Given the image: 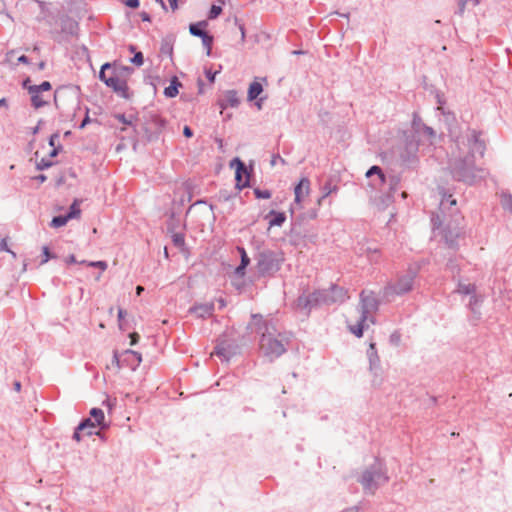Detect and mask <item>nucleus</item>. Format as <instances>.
Wrapping results in <instances>:
<instances>
[{
    "instance_id": "obj_8",
    "label": "nucleus",
    "mask_w": 512,
    "mask_h": 512,
    "mask_svg": "<svg viewBox=\"0 0 512 512\" xmlns=\"http://www.w3.org/2000/svg\"><path fill=\"white\" fill-rule=\"evenodd\" d=\"M167 121L156 112H146L144 114V136L146 141L152 142L159 139L164 131Z\"/></svg>"
},
{
    "instance_id": "obj_63",
    "label": "nucleus",
    "mask_w": 512,
    "mask_h": 512,
    "mask_svg": "<svg viewBox=\"0 0 512 512\" xmlns=\"http://www.w3.org/2000/svg\"><path fill=\"white\" fill-rule=\"evenodd\" d=\"M193 130L189 127V126H184L183 128V135L186 137V138H191L193 136Z\"/></svg>"
},
{
    "instance_id": "obj_45",
    "label": "nucleus",
    "mask_w": 512,
    "mask_h": 512,
    "mask_svg": "<svg viewBox=\"0 0 512 512\" xmlns=\"http://www.w3.org/2000/svg\"><path fill=\"white\" fill-rule=\"evenodd\" d=\"M53 164V161L46 158H42L40 161L36 163V169L42 171L50 168L51 166H53Z\"/></svg>"
},
{
    "instance_id": "obj_64",
    "label": "nucleus",
    "mask_w": 512,
    "mask_h": 512,
    "mask_svg": "<svg viewBox=\"0 0 512 512\" xmlns=\"http://www.w3.org/2000/svg\"><path fill=\"white\" fill-rule=\"evenodd\" d=\"M65 262L66 264L70 265V264H76V263H79L77 260H76V257L75 255L71 254L69 256L66 257L65 259Z\"/></svg>"
},
{
    "instance_id": "obj_27",
    "label": "nucleus",
    "mask_w": 512,
    "mask_h": 512,
    "mask_svg": "<svg viewBox=\"0 0 512 512\" xmlns=\"http://www.w3.org/2000/svg\"><path fill=\"white\" fill-rule=\"evenodd\" d=\"M180 86H181L180 81L178 80L177 77L174 76L171 79L169 86L165 87L164 95L167 98H174V97H176L178 95V93H179V87Z\"/></svg>"
},
{
    "instance_id": "obj_9",
    "label": "nucleus",
    "mask_w": 512,
    "mask_h": 512,
    "mask_svg": "<svg viewBox=\"0 0 512 512\" xmlns=\"http://www.w3.org/2000/svg\"><path fill=\"white\" fill-rule=\"evenodd\" d=\"M359 311L362 316V321H370L375 323V318L372 316L379 309L380 302L373 291L362 290L360 295Z\"/></svg>"
},
{
    "instance_id": "obj_2",
    "label": "nucleus",
    "mask_w": 512,
    "mask_h": 512,
    "mask_svg": "<svg viewBox=\"0 0 512 512\" xmlns=\"http://www.w3.org/2000/svg\"><path fill=\"white\" fill-rule=\"evenodd\" d=\"M480 136V131L470 130L467 135L468 154L450 163V173L454 180L467 185H473L485 178L486 171L475 165V155L478 154L480 157H483L486 150L485 142Z\"/></svg>"
},
{
    "instance_id": "obj_10",
    "label": "nucleus",
    "mask_w": 512,
    "mask_h": 512,
    "mask_svg": "<svg viewBox=\"0 0 512 512\" xmlns=\"http://www.w3.org/2000/svg\"><path fill=\"white\" fill-rule=\"evenodd\" d=\"M325 294L322 289L308 294L303 293L296 299V307L308 315L313 309L326 305Z\"/></svg>"
},
{
    "instance_id": "obj_50",
    "label": "nucleus",
    "mask_w": 512,
    "mask_h": 512,
    "mask_svg": "<svg viewBox=\"0 0 512 512\" xmlns=\"http://www.w3.org/2000/svg\"><path fill=\"white\" fill-rule=\"evenodd\" d=\"M205 76L208 79L210 83H213L215 81L216 75L219 73V71H212V69L205 68Z\"/></svg>"
},
{
    "instance_id": "obj_33",
    "label": "nucleus",
    "mask_w": 512,
    "mask_h": 512,
    "mask_svg": "<svg viewBox=\"0 0 512 512\" xmlns=\"http://www.w3.org/2000/svg\"><path fill=\"white\" fill-rule=\"evenodd\" d=\"M69 221L68 217L66 215H57L54 216L50 222V227L52 228H60L67 224Z\"/></svg>"
},
{
    "instance_id": "obj_34",
    "label": "nucleus",
    "mask_w": 512,
    "mask_h": 512,
    "mask_svg": "<svg viewBox=\"0 0 512 512\" xmlns=\"http://www.w3.org/2000/svg\"><path fill=\"white\" fill-rule=\"evenodd\" d=\"M201 40H202V44L203 46L206 48V55L207 56H210L211 55V50H212V44H213V41H214V38L212 35H210L208 32H206L202 37H201Z\"/></svg>"
},
{
    "instance_id": "obj_57",
    "label": "nucleus",
    "mask_w": 512,
    "mask_h": 512,
    "mask_svg": "<svg viewBox=\"0 0 512 512\" xmlns=\"http://www.w3.org/2000/svg\"><path fill=\"white\" fill-rule=\"evenodd\" d=\"M277 162H281L282 164H286V161L284 158L280 156V154H274L271 158V165L275 166Z\"/></svg>"
},
{
    "instance_id": "obj_16",
    "label": "nucleus",
    "mask_w": 512,
    "mask_h": 512,
    "mask_svg": "<svg viewBox=\"0 0 512 512\" xmlns=\"http://www.w3.org/2000/svg\"><path fill=\"white\" fill-rule=\"evenodd\" d=\"M367 357L369 360V370L374 373V375L378 374V371L380 370V358L378 356V352L376 349V344L374 342H371L369 344V347L367 349Z\"/></svg>"
},
{
    "instance_id": "obj_51",
    "label": "nucleus",
    "mask_w": 512,
    "mask_h": 512,
    "mask_svg": "<svg viewBox=\"0 0 512 512\" xmlns=\"http://www.w3.org/2000/svg\"><path fill=\"white\" fill-rule=\"evenodd\" d=\"M123 4L132 9H137L140 6V0H121Z\"/></svg>"
},
{
    "instance_id": "obj_23",
    "label": "nucleus",
    "mask_w": 512,
    "mask_h": 512,
    "mask_svg": "<svg viewBox=\"0 0 512 512\" xmlns=\"http://www.w3.org/2000/svg\"><path fill=\"white\" fill-rule=\"evenodd\" d=\"M373 175H377V182L374 184L375 186H380V184H386L387 182V176L383 173V170L377 166L374 165L368 169L366 172V177L370 178Z\"/></svg>"
},
{
    "instance_id": "obj_25",
    "label": "nucleus",
    "mask_w": 512,
    "mask_h": 512,
    "mask_svg": "<svg viewBox=\"0 0 512 512\" xmlns=\"http://www.w3.org/2000/svg\"><path fill=\"white\" fill-rule=\"evenodd\" d=\"M262 92H263L262 84L257 80L253 81L249 85V88H248V92H247L248 101L256 100Z\"/></svg>"
},
{
    "instance_id": "obj_38",
    "label": "nucleus",
    "mask_w": 512,
    "mask_h": 512,
    "mask_svg": "<svg viewBox=\"0 0 512 512\" xmlns=\"http://www.w3.org/2000/svg\"><path fill=\"white\" fill-rule=\"evenodd\" d=\"M253 193L257 199H269L272 196L271 191L267 189L254 188Z\"/></svg>"
},
{
    "instance_id": "obj_12",
    "label": "nucleus",
    "mask_w": 512,
    "mask_h": 512,
    "mask_svg": "<svg viewBox=\"0 0 512 512\" xmlns=\"http://www.w3.org/2000/svg\"><path fill=\"white\" fill-rule=\"evenodd\" d=\"M105 85L111 88L121 98L130 99L131 94L129 93L127 81L120 79L115 72L105 80Z\"/></svg>"
},
{
    "instance_id": "obj_15",
    "label": "nucleus",
    "mask_w": 512,
    "mask_h": 512,
    "mask_svg": "<svg viewBox=\"0 0 512 512\" xmlns=\"http://www.w3.org/2000/svg\"><path fill=\"white\" fill-rule=\"evenodd\" d=\"M240 104V99L236 90H227L223 97L218 100V105L222 110L228 107L236 108Z\"/></svg>"
},
{
    "instance_id": "obj_5",
    "label": "nucleus",
    "mask_w": 512,
    "mask_h": 512,
    "mask_svg": "<svg viewBox=\"0 0 512 512\" xmlns=\"http://www.w3.org/2000/svg\"><path fill=\"white\" fill-rule=\"evenodd\" d=\"M255 268L259 278L274 277L281 269L285 258L280 250L264 248L255 255Z\"/></svg>"
},
{
    "instance_id": "obj_19",
    "label": "nucleus",
    "mask_w": 512,
    "mask_h": 512,
    "mask_svg": "<svg viewBox=\"0 0 512 512\" xmlns=\"http://www.w3.org/2000/svg\"><path fill=\"white\" fill-rule=\"evenodd\" d=\"M310 190V180L307 177H303L297 183L294 188L295 203L299 204L302 201L303 194H308Z\"/></svg>"
},
{
    "instance_id": "obj_54",
    "label": "nucleus",
    "mask_w": 512,
    "mask_h": 512,
    "mask_svg": "<svg viewBox=\"0 0 512 512\" xmlns=\"http://www.w3.org/2000/svg\"><path fill=\"white\" fill-rule=\"evenodd\" d=\"M122 359V353L118 354L116 351L114 352L112 363L117 366L118 369L122 368V362L120 361Z\"/></svg>"
},
{
    "instance_id": "obj_60",
    "label": "nucleus",
    "mask_w": 512,
    "mask_h": 512,
    "mask_svg": "<svg viewBox=\"0 0 512 512\" xmlns=\"http://www.w3.org/2000/svg\"><path fill=\"white\" fill-rule=\"evenodd\" d=\"M467 2H468V0H459L458 1V12L460 15H462L464 13Z\"/></svg>"
},
{
    "instance_id": "obj_48",
    "label": "nucleus",
    "mask_w": 512,
    "mask_h": 512,
    "mask_svg": "<svg viewBox=\"0 0 512 512\" xmlns=\"http://www.w3.org/2000/svg\"><path fill=\"white\" fill-rule=\"evenodd\" d=\"M234 23L238 27L240 34H241V42L244 43L246 39V31H245V25L240 21L239 18H234Z\"/></svg>"
},
{
    "instance_id": "obj_59",
    "label": "nucleus",
    "mask_w": 512,
    "mask_h": 512,
    "mask_svg": "<svg viewBox=\"0 0 512 512\" xmlns=\"http://www.w3.org/2000/svg\"><path fill=\"white\" fill-rule=\"evenodd\" d=\"M62 145H57V147L52 148V150L49 153V157L53 158L56 157L61 151H62Z\"/></svg>"
},
{
    "instance_id": "obj_47",
    "label": "nucleus",
    "mask_w": 512,
    "mask_h": 512,
    "mask_svg": "<svg viewBox=\"0 0 512 512\" xmlns=\"http://www.w3.org/2000/svg\"><path fill=\"white\" fill-rule=\"evenodd\" d=\"M444 117V121L445 123L451 127L453 125L456 124L457 120H456V116L454 114V112L452 111H447V113H445V115L443 116Z\"/></svg>"
},
{
    "instance_id": "obj_49",
    "label": "nucleus",
    "mask_w": 512,
    "mask_h": 512,
    "mask_svg": "<svg viewBox=\"0 0 512 512\" xmlns=\"http://www.w3.org/2000/svg\"><path fill=\"white\" fill-rule=\"evenodd\" d=\"M246 269H247V266L245 265H238L235 270H234V274L236 277H239V278H242L245 276L246 274Z\"/></svg>"
},
{
    "instance_id": "obj_26",
    "label": "nucleus",
    "mask_w": 512,
    "mask_h": 512,
    "mask_svg": "<svg viewBox=\"0 0 512 512\" xmlns=\"http://www.w3.org/2000/svg\"><path fill=\"white\" fill-rule=\"evenodd\" d=\"M207 26L208 23L205 20L192 23L189 26V32L192 36L201 38L207 32L205 30Z\"/></svg>"
},
{
    "instance_id": "obj_6",
    "label": "nucleus",
    "mask_w": 512,
    "mask_h": 512,
    "mask_svg": "<svg viewBox=\"0 0 512 512\" xmlns=\"http://www.w3.org/2000/svg\"><path fill=\"white\" fill-rule=\"evenodd\" d=\"M389 481L387 467L385 463L375 458L374 462L369 465L358 478V482L362 485L365 493L374 494L376 490L385 485Z\"/></svg>"
},
{
    "instance_id": "obj_58",
    "label": "nucleus",
    "mask_w": 512,
    "mask_h": 512,
    "mask_svg": "<svg viewBox=\"0 0 512 512\" xmlns=\"http://www.w3.org/2000/svg\"><path fill=\"white\" fill-rule=\"evenodd\" d=\"M435 98H436V102H437L438 106L445 105L446 99H445V96L443 93L437 92L435 95Z\"/></svg>"
},
{
    "instance_id": "obj_30",
    "label": "nucleus",
    "mask_w": 512,
    "mask_h": 512,
    "mask_svg": "<svg viewBox=\"0 0 512 512\" xmlns=\"http://www.w3.org/2000/svg\"><path fill=\"white\" fill-rule=\"evenodd\" d=\"M366 322L367 321H362V316L360 315L357 324L349 325V331L357 338H361L363 336L364 329L367 327Z\"/></svg>"
},
{
    "instance_id": "obj_1",
    "label": "nucleus",
    "mask_w": 512,
    "mask_h": 512,
    "mask_svg": "<svg viewBox=\"0 0 512 512\" xmlns=\"http://www.w3.org/2000/svg\"><path fill=\"white\" fill-rule=\"evenodd\" d=\"M456 199L444 193L439 204V213L431 214L432 230H440L445 244L454 250L459 247V240L464 238V217L459 213Z\"/></svg>"
},
{
    "instance_id": "obj_18",
    "label": "nucleus",
    "mask_w": 512,
    "mask_h": 512,
    "mask_svg": "<svg viewBox=\"0 0 512 512\" xmlns=\"http://www.w3.org/2000/svg\"><path fill=\"white\" fill-rule=\"evenodd\" d=\"M214 304L213 303H203L196 304L189 309V312L195 314L198 318L205 319L213 314Z\"/></svg>"
},
{
    "instance_id": "obj_7",
    "label": "nucleus",
    "mask_w": 512,
    "mask_h": 512,
    "mask_svg": "<svg viewBox=\"0 0 512 512\" xmlns=\"http://www.w3.org/2000/svg\"><path fill=\"white\" fill-rule=\"evenodd\" d=\"M420 266L418 264L409 265L405 274L398 277L394 284H388L384 287L383 298L390 300L394 296H402L409 293L414 286V281L418 276Z\"/></svg>"
},
{
    "instance_id": "obj_42",
    "label": "nucleus",
    "mask_w": 512,
    "mask_h": 512,
    "mask_svg": "<svg viewBox=\"0 0 512 512\" xmlns=\"http://www.w3.org/2000/svg\"><path fill=\"white\" fill-rule=\"evenodd\" d=\"M30 88L40 93H43L50 91L52 89V85L49 81H43L41 84L33 85Z\"/></svg>"
},
{
    "instance_id": "obj_56",
    "label": "nucleus",
    "mask_w": 512,
    "mask_h": 512,
    "mask_svg": "<svg viewBox=\"0 0 512 512\" xmlns=\"http://www.w3.org/2000/svg\"><path fill=\"white\" fill-rule=\"evenodd\" d=\"M90 117H89V108L86 107V113H85V117L83 118V120L81 121L80 125H79V129H84L86 127V125L88 123H90Z\"/></svg>"
},
{
    "instance_id": "obj_4",
    "label": "nucleus",
    "mask_w": 512,
    "mask_h": 512,
    "mask_svg": "<svg viewBox=\"0 0 512 512\" xmlns=\"http://www.w3.org/2000/svg\"><path fill=\"white\" fill-rule=\"evenodd\" d=\"M412 133L415 135H408L407 132L404 133L406 137V149L408 155H401V159L405 163H410L414 160L416 153L419 148L420 138L426 139L430 142L436 137L435 130L426 125L420 115L417 112H413L412 122H411Z\"/></svg>"
},
{
    "instance_id": "obj_13",
    "label": "nucleus",
    "mask_w": 512,
    "mask_h": 512,
    "mask_svg": "<svg viewBox=\"0 0 512 512\" xmlns=\"http://www.w3.org/2000/svg\"><path fill=\"white\" fill-rule=\"evenodd\" d=\"M325 294L326 305L345 302L349 296L345 288L332 284L328 289H322Z\"/></svg>"
},
{
    "instance_id": "obj_24",
    "label": "nucleus",
    "mask_w": 512,
    "mask_h": 512,
    "mask_svg": "<svg viewBox=\"0 0 512 512\" xmlns=\"http://www.w3.org/2000/svg\"><path fill=\"white\" fill-rule=\"evenodd\" d=\"M97 425L93 422L91 418H84L79 424H78V431H86L87 436L91 435H99V432L94 431L95 427Z\"/></svg>"
},
{
    "instance_id": "obj_39",
    "label": "nucleus",
    "mask_w": 512,
    "mask_h": 512,
    "mask_svg": "<svg viewBox=\"0 0 512 512\" xmlns=\"http://www.w3.org/2000/svg\"><path fill=\"white\" fill-rule=\"evenodd\" d=\"M222 11V6L213 4L208 12V19H216L222 13Z\"/></svg>"
},
{
    "instance_id": "obj_31",
    "label": "nucleus",
    "mask_w": 512,
    "mask_h": 512,
    "mask_svg": "<svg viewBox=\"0 0 512 512\" xmlns=\"http://www.w3.org/2000/svg\"><path fill=\"white\" fill-rule=\"evenodd\" d=\"M181 221L178 217L175 216L174 213H172L167 220V232L169 234H173V232H177V229L181 227Z\"/></svg>"
},
{
    "instance_id": "obj_22",
    "label": "nucleus",
    "mask_w": 512,
    "mask_h": 512,
    "mask_svg": "<svg viewBox=\"0 0 512 512\" xmlns=\"http://www.w3.org/2000/svg\"><path fill=\"white\" fill-rule=\"evenodd\" d=\"M28 93L31 96V105L35 109H39L48 105L49 102L44 99V95L42 93L35 91L31 88H28Z\"/></svg>"
},
{
    "instance_id": "obj_41",
    "label": "nucleus",
    "mask_w": 512,
    "mask_h": 512,
    "mask_svg": "<svg viewBox=\"0 0 512 512\" xmlns=\"http://www.w3.org/2000/svg\"><path fill=\"white\" fill-rule=\"evenodd\" d=\"M160 52L163 55H167V56L171 57L172 53H173V46H172V44L169 41L164 40L161 43Z\"/></svg>"
},
{
    "instance_id": "obj_35",
    "label": "nucleus",
    "mask_w": 512,
    "mask_h": 512,
    "mask_svg": "<svg viewBox=\"0 0 512 512\" xmlns=\"http://www.w3.org/2000/svg\"><path fill=\"white\" fill-rule=\"evenodd\" d=\"M81 214V210L79 208V204H78V201L77 200H74V202L71 204V206L69 207V211L65 214L68 219H74V218H77L79 217Z\"/></svg>"
},
{
    "instance_id": "obj_55",
    "label": "nucleus",
    "mask_w": 512,
    "mask_h": 512,
    "mask_svg": "<svg viewBox=\"0 0 512 512\" xmlns=\"http://www.w3.org/2000/svg\"><path fill=\"white\" fill-rule=\"evenodd\" d=\"M115 118L125 125H132V120L128 119L125 114H118Z\"/></svg>"
},
{
    "instance_id": "obj_53",
    "label": "nucleus",
    "mask_w": 512,
    "mask_h": 512,
    "mask_svg": "<svg viewBox=\"0 0 512 512\" xmlns=\"http://www.w3.org/2000/svg\"><path fill=\"white\" fill-rule=\"evenodd\" d=\"M390 342L394 345H398L401 341V335L399 332L395 331L390 335Z\"/></svg>"
},
{
    "instance_id": "obj_44",
    "label": "nucleus",
    "mask_w": 512,
    "mask_h": 512,
    "mask_svg": "<svg viewBox=\"0 0 512 512\" xmlns=\"http://www.w3.org/2000/svg\"><path fill=\"white\" fill-rule=\"evenodd\" d=\"M130 62L137 67L142 66L144 63L143 53L140 51L135 52L134 56L130 59Z\"/></svg>"
},
{
    "instance_id": "obj_3",
    "label": "nucleus",
    "mask_w": 512,
    "mask_h": 512,
    "mask_svg": "<svg viewBox=\"0 0 512 512\" xmlns=\"http://www.w3.org/2000/svg\"><path fill=\"white\" fill-rule=\"evenodd\" d=\"M255 331L260 335V349L262 353L273 361L286 352V339L280 333L272 320H266L260 314L252 315Z\"/></svg>"
},
{
    "instance_id": "obj_29",
    "label": "nucleus",
    "mask_w": 512,
    "mask_h": 512,
    "mask_svg": "<svg viewBox=\"0 0 512 512\" xmlns=\"http://www.w3.org/2000/svg\"><path fill=\"white\" fill-rule=\"evenodd\" d=\"M171 235L172 243L175 247L179 248L182 252L186 250L185 235L182 232H173Z\"/></svg>"
},
{
    "instance_id": "obj_17",
    "label": "nucleus",
    "mask_w": 512,
    "mask_h": 512,
    "mask_svg": "<svg viewBox=\"0 0 512 512\" xmlns=\"http://www.w3.org/2000/svg\"><path fill=\"white\" fill-rule=\"evenodd\" d=\"M214 353L218 357L229 361L230 358L235 354L234 346L226 340H221L215 346Z\"/></svg>"
},
{
    "instance_id": "obj_46",
    "label": "nucleus",
    "mask_w": 512,
    "mask_h": 512,
    "mask_svg": "<svg viewBox=\"0 0 512 512\" xmlns=\"http://www.w3.org/2000/svg\"><path fill=\"white\" fill-rule=\"evenodd\" d=\"M112 67V64L109 62L104 63L99 71V79L105 84V80H107L109 77L106 75V70L110 69Z\"/></svg>"
},
{
    "instance_id": "obj_14",
    "label": "nucleus",
    "mask_w": 512,
    "mask_h": 512,
    "mask_svg": "<svg viewBox=\"0 0 512 512\" xmlns=\"http://www.w3.org/2000/svg\"><path fill=\"white\" fill-rule=\"evenodd\" d=\"M122 368L126 367L135 371L142 362V356L139 352L127 349L122 353Z\"/></svg>"
},
{
    "instance_id": "obj_20",
    "label": "nucleus",
    "mask_w": 512,
    "mask_h": 512,
    "mask_svg": "<svg viewBox=\"0 0 512 512\" xmlns=\"http://www.w3.org/2000/svg\"><path fill=\"white\" fill-rule=\"evenodd\" d=\"M265 219H269V227H281L285 223L287 217L284 212L270 210L265 216Z\"/></svg>"
},
{
    "instance_id": "obj_40",
    "label": "nucleus",
    "mask_w": 512,
    "mask_h": 512,
    "mask_svg": "<svg viewBox=\"0 0 512 512\" xmlns=\"http://www.w3.org/2000/svg\"><path fill=\"white\" fill-rule=\"evenodd\" d=\"M80 264H86V265H88L90 267L99 268L102 271H105L107 269V267H108L106 261H90V262H87V261L83 260V261L80 262Z\"/></svg>"
},
{
    "instance_id": "obj_43",
    "label": "nucleus",
    "mask_w": 512,
    "mask_h": 512,
    "mask_svg": "<svg viewBox=\"0 0 512 512\" xmlns=\"http://www.w3.org/2000/svg\"><path fill=\"white\" fill-rule=\"evenodd\" d=\"M56 258V255L52 253L47 246L42 247V260L41 264L47 263L49 260Z\"/></svg>"
},
{
    "instance_id": "obj_11",
    "label": "nucleus",
    "mask_w": 512,
    "mask_h": 512,
    "mask_svg": "<svg viewBox=\"0 0 512 512\" xmlns=\"http://www.w3.org/2000/svg\"><path fill=\"white\" fill-rule=\"evenodd\" d=\"M230 166L235 168V188L238 191L250 187V171L246 164L238 157L230 162Z\"/></svg>"
},
{
    "instance_id": "obj_28",
    "label": "nucleus",
    "mask_w": 512,
    "mask_h": 512,
    "mask_svg": "<svg viewBox=\"0 0 512 512\" xmlns=\"http://www.w3.org/2000/svg\"><path fill=\"white\" fill-rule=\"evenodd\" d=\"M399 183H400V180L398 177L396 176H389L387 177V182L386 184H380V186H388V192H387V197L388 198H392L394 193L398 190V186H399Z\"/></svg>"
},
{
    "instance_id": "obj_61",
    "label": "nucleus",
    "mask_w": 512,
    "mask_h": 512,
    "mask_svg": "<svg viewBox=\"0 0 512 512\" xmlns=\"http://www.w3.org/2000/svg\"><path fill=\"white\" fill-rule=\"evenodd\" d=\"M59 138V134L58 133H54L50 136L49 138V145L54 148V147H57L56 146V140Z\"/></svg>"
},
{
    "instance_id": "obj_36",
    "label": "nucleus",
    "mask_w": 512,
    "mask_h": 512,
    "mask_svg": "<svg viewBox=\"0 0 512 512\" xmlns=\"http://www.w3.org/2000/svg\"><path fill=\"white\" fill-rule=\"evenodd\" d=\"M501 205L503 209L512 213V195L510 193H502Z\"/></svg>"
},
{
    "instance_id": "obj_37",
    "label": "nucleus",
    "mask_w": 512,
    "mask_h": 512,
    "mask_svg": "<svg viewBox=\"0 0 512 512\" xmlns=\"http://www.w3.org/2000/svg\"><path fill=\"white\" fill-rule=\"evenodd\" d=\"M337 189H338L337 186L332 185L331 181L325 182L324 185L322 186V192H323L322 198H326L333 192H336Z\"/></svg>"
},
{
    "instance_id": "obj_52",
    "label": "nucleus",
    "mask_w": 512,
    "mask_h": 512,
    "mask_svg": "<svg viewBox=\"0 0 512 512\" xmlns=\"http://www.w3.org/2000/svg\"><path fill=\"white\" fill-rule=\"evenodd\" d=\"M0 250H3V251H6V252L10 253L13 256V258H16V253L14 251H12L8 247L6 239H2L1 240V242H0Z\"/></svg>"
},
{
    "instance_id": "obj_32",
    "label": "nucleus",
    "mask_w": 512,
    "mask_h": 512,
    "mask_svg": "<svg viewBox=\"0 0 512 512\" xmlns=\"http://www.w3.org/2000/svg\"><path fill=\"white\" fill-rule=\"evenodd\" d=\"M456 292L462 295H471L476 292V286L474 284H463L459 282Z\"/></svg>"
},
{
    "instance_id": "obj_62",
    "label": "nucleus",
    "mask_w": 512,
    "mask_h": 512,
    "mask_svg": "<svg viewBox=\"0 0 512 512\" xmlns=\"http://www.w3.org/2000/svg\"><path fill=\"white\" fill-rule=\"evenodd\" d=\"M470 300H469V307L474 310V306L478 303V299H477V296H476V292L474 294H471L470 295Z\"/></svg>"
},
{
    "instance_id": "obj_21",
    "label": "nucleus",
    "mask_w": 512,
    "mask_h": 512,
    "mask_svg": "<svg viewBox=\"0 0 512 512\" xmlns=\"http://www.w3.org/2000/svg\"><path fill=\"white\" fill-rule=\"evenodd\" d=\"M90 418L93 422L99 426L101 430L108 428V424L105 422V415L102 409L94 407L90 410Z\"/></svg>"
}]
</instances>
